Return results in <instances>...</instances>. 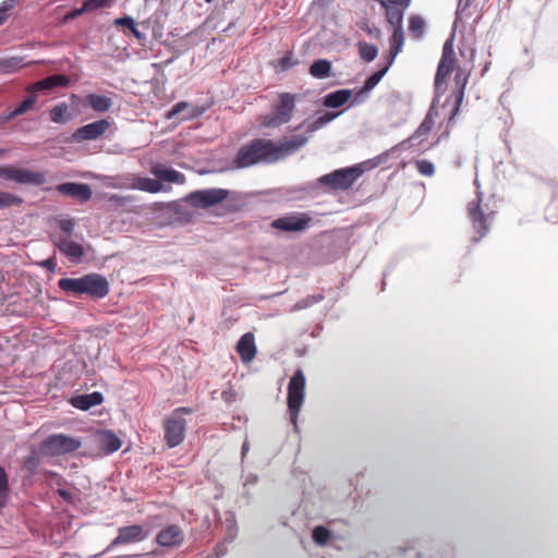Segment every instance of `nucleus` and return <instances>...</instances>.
I'll use <instances>...</instances> for the list:
<instances>
[{"mask_svg": "<svg viewBox=\"0 0 558 558\" xmlns=\"http://www.w3.org/2000/svg\"><path fill=\"white\" fill-rule=\"evenodd\" d=\"M473 0H458L456 19H460L461 15L471 7Z\"/></svg>", "mask_w": 558, "mask_h": 558, "instance_id": "5fc2aeb1", "label": "nucleus"}, {"mask_svg": "<svg viewBox=\"0 0 558 558\" xmlns=\"http://www.w3.org/2000/svg\"><path fill=\"white\" fill-rule=\"evenodd\" d=\"M305 397V376L301 369L294 372L288 384V411L290 421L296 428L298 416Z\"/></svg>", "mask_w": 558, "mask_h": 558, "instance_id": "0eeeda50", "label": "nucleus"}, {"mask_svg": "<svg viewBox=\"0 0 558 558\" xmlns=\"http://www.w3.org/2000/svg\"><path fill=\"white\" fill-rule=\"evenodd\" d=\"M330 536V532L325 526L318 525L312 532L313 541L318 545H325Z\"/></svg>", "mask_w": 558, "mask_h": 558, "instance_id": "37998d69", "label": "nucleus"}, {"mask_svg": "<svg viewBox=\"0 0 558 558\" xmlns=\"http://www.w3.org/2000/svg\"><path fill=\"white\" fill-rule=\"evenodd\" d=\"M151 173L159 179V181H165L169 183L183 184L185 182V177L183 173L168 168L162 163H156L151 167Z\"/></svg>", "mask_w": 558, "mask_h": 558, "instance_id": "4be33fe9", "label": "nucleus"}, {"mask_svg": "<svg viewBox=\"0 0 558 558\" xmlns=\"http://www.w3.org/2000/svg\"><path fill=\"white\" fill-rule=\"evenodd\" d=\"M369 93H371V90L365 89V86H363L360 90H357L354 94V96L350 102V107L364 102L369 97Z\"/></svg>", "mask_w": 558, "mask_h": 558, "instance_id": "09e8293b", "label": "nucleus"}, {"mask_svg": "<svg viewBox=\"0 0 558 558\" xmlns=\"http://www.w3.org/2000/svg\"><path fill=\"white\" fill-rule=\"evenodd\" d=\"M325 299V295L323 293H315L307 295L304 299H301L298 301L290 310V312H298L302 310H306L315 304H318Z\"/></svg>", "mask_w": 558, "mask_h": 558, "instance_id": "e433bc0d", "label": "nucleus"}, {"mask_svg": "<svg viewBox=\"0 0 558 558\" xmlns=\"http://www.w3.org/2000/svg\"><path fill=\"white\" fill-rule=\"evenodd\" d=\"M470 73L464 72L463 70H459L454 76V83L457 86V90L454 92V101L456 107L452 111V116L459 111V107L461 106L464 98V89L468 84Z\"/></svg>", "mask_w": 558, "mask_h": 558, "instance_id": "a878e982", "label": "nucleus"}, {"mask_svg": "<svg viewBox=\"0 0 558 558\" xmlns=\"http://www.w3.org/2000/svg\"><path fill=\"white\" fill-rule=\"evenodd\" d=\"M387 73V68H380L376 72L372 73L364 82L365 89L372 90L381 81Z\"/></svg>", "mask_w": 558, "mask_h": 558, "instance_id": "79ce46f5", "label": "nucleus"}, {"mask_svg": "<svg viewBox=\"0 0 558 558\" xmlns=\"http://www.w3.org/2000/svg\"><path fill=\"white\" fill-rule=\"evenodd\" d=\"M183 539V532L177 524L168 525L156 535V543L161 547H178Z\"/></svg>", "mask_w": 558, "mask_h": 558, "instance_id": "a211bd4d", "label": "nucleus"}, {"mask_svg": "<svg viewBox=\"0 0 558 558\" xmlns=\"http://www.w3.org/2000/svg\"><path fill=\"white\" fill-rule=\"evenodd\" d=\"M145 538L143 526L138 524H132L121 526L118 529V535L112 539L110 545L107 547V551L122 544L137 543Z\"/></svg>", "mask_w": 558, "mask_h": 558, "instance_id": "2eb2a0df", "label": "nucleus"}, {"mask_svg": "<svg viewBox=\"0 0 558 558\" xmlns=\"http://www.w3.org/2000/svg\"><path fill=\"white\" fill-rule=\"evenodd\" d=\"M70 84V78L64 74H54L47 76L44 80L36 82L33 85L35 90H48L53 87H66Z\"/></svg>", "mask_w": 558, "mask_h": 558, "instance_id": "b1692460", "label": "nucleus"}, {"mask_svg": "<svg viewBox=\"0 0 558 558\" xmlns=\"http://www.w3.org/2000/svg\"><path fill=\"white\" fill-rule=\"evenodd\" d=\"M54 245L72 263H80L85 254L83 245L78 242L68 239V236H58L54 240Z\"/></svg>", "mask_w": 558, "mask_h": 558, "instance_id": "f3484780", "label": "nucleus"}, {"mask_svg": "<svg viewBox=\"0 0 558 558\" xmlns=\"http://www.w3.org/2000/svg\"><path fill=\"white\" fill-rule=\"evenodd\" d=\"M294 64H295V61L292 60V56L290 53L286 54V56H283L282 58L279 59V66L283 71L289 70Z\"/></svg>", "mask_w": 558, "mask_h": 558, "instance_id": "6e6d98bb", "label": "nucleus"}, {"mask_svg": "<svg viewBox=\"0 0 558 558\" xmlns=\"http://www.w3.org/2000/svg\"><path fill=\"white\" fill-rule=\"evenodd\" d=\"M231 543L225 541L223 538L218 542L216 544V546L214 547V553L209 556V558H222L225 557L229 549H228V545H230Z\"/></svg>", "mask_w": 558, "mask_h": 558, "instance_id": "de8ad7c7", "label": "nucleus"}, {"mask_svg": "<svg viewBox=\"0 0 558 558\" xmlns=\"http://www.w3.org/2000/svg\"><path fill=\"white\" fill-rule=\"evenodd\" d=\"M277 144L268 138H254L242 145L232 160L236 169H245L256 165L278 162Z\"/></svg>", "mask_w": 558, "mask_h": 558, "instance_id": "f03ea898", "label": "nucleus"}, {"mask_svg": "<svg viewBox=\"0 0 558 558\" xmlns=\"http://www.w3.org/2000/svg\"><path fill=\"white\" fill-rule=\"evenodd\" d=\"M440 61L454 63L453 35L445 41Z\"/></svg>", "mask_w": 558, "mask_h": 558, "instance_id": "a19ab883", "label": "nucleus"}, {"mask_svg": "<svg viewBox=\"0 0 558 558\" xmlns=\"http://www.w3.org/2000/svg\"><path fill=\"white\" fill-rule=\"evenodd\" d=\"M322 330H323V326H322V325H317V326L313 329V331H312V333H311V335H312V337L317 338V337L320 335Z\"/></svg>", "mask_w": 558, "mask_h": 558, "instance_id": "774afa93", "label": "nucleus"}, {"mask_svg": "<svg viewBox=\"0 0 558 558\" xmlns=\"http://www.w3.org/2000/svg\"><path fill=\"white\" fill-rule=\"evenodd\" d=\"M36 99L37 98L35 95L28 96L22 102H20L19 106L14 110L3 114L2 121L9 122V121L13 120L14 118L24 114L26 111H28L34 106V104L36 102Z\"/></svg>", "mask_w": 558, "mask_h": 558, "instance_id": "f704fd0d", "label": "nucleus"}, {"mask_svg": "<svg viewBox=\"0 0 558 558\" xmlns=\"http://www.w3.org/2000/svg\"><path fill=\"white\" fill-rule=\"evenodd\" d=\"M110 122L107 119H100L75 130L72 137L75 142L95 141L107 132Z\"/></svg>", "mask_w": 558, "mask_h": 558, "instance_id": "4468645a", "label": "nucleus"}, {"mask_svg": "<svg viewBox=\"0 0 558 558\" xmlns=\"http://www.w3.org/2000/svg\"><path fill=\"white\" fill-rule=\"evenodd\" d=\"M359 53L365 62H372L378 56V48L374 44L359 43Z\"/></svg>", "mask_w": 558, "mask_h": 558, "instance_id": "58836bf2", "label": "nucleus"}, {"mask_svg": "<svg viewBox=\"0 0 558 558\" xmlns=\"http://www.w3.org/2000/svg\"><path fill=\"white\" fill-rule=\"evenodd\" d=\"M114 25L120 27H126L130 29L132 35L141 43L146 40V35L142 33L135 23V20L130 15H124L114 20Z\"/></svg>", "mask_w": 558, "mask_h": 558, "instance_id": "473e14b6", "label": "nucleus"}, {"mask_svg": "<svg viewBox=\"0 0 558 558\" xmlns=\"http://www.w3.org/2000/svg\"><path fill=\"white\" fill-rule=\"evenodd\" d=\"M24 199L10 192L0 191V209H8L13 206H21Z\"/></svg>", "mask_w": 558, "mask_h": 558, "instance_id": "4c0bfd02", "label": "nucleus"}, {"mask_svg": "<svg viewBox=\"0 0 558 558\" xmlns=\"http://www.w3.org/2000/svg\"><path fill=\"white\" fill-rule=\"evenodd\" d=\"M230 194L229 190L225 189H205L190 193L186 201L195 208L205 209L225 201Z\"/></svg>", "mask_w": 558, "mask_h": 558, "instance_id": "9b49d317", "label": "nucleus"}, {"mask_svg": "<svg viewBox=\"0 0 558 558\" xmlns=\"http://www.w3.org/2000/svg\"><path fill=\"white\" fill-rule=\"evenodd\" d=\"M415 167L417 171L427 177H432L435 173L434 163L426 159L415 160Z\"/></svg>", "mask_w": 558, "mask_h": 558, "instance_id": "49530a36", "label": "nucleus"}, {"mask_svg": "<svg viewBox=\"0 0 558 558\" xmlns=\"http://www.w3.org/2000/svg\"><path fill=\"white\" fill-rule=\"evenodd\" d=\"M430 130L425 128V125H418V128L415 130V132L409 136L407 140L398 143L397 145L392 146L389 150L378 155L375 157L376 162L373 163V166H379L383 163L390 155H396L397 153H400L402 150L410 149L414 146H417L422 144L428 136Z\"/></svg>", "mask_w": 558, "mask_h": 558, "instance_id": "f8f14e48", "label": "nucleus"}, {"mask_svg": "<svg viewBox=\"0 0 558 558\" xmlns=\"http://www.w3.org/2000/svg\"><path fill=\"white\" fill-rule=\"evenodd\" d=\"M352 97V92L350 89H338L331 93H328L323 98V105L326 108H339L347 104Z\"/></svg>", "mask_w": 558, "mask_h": 558, "instance_id": "393cba45", "label": "nucleus"}, {"mask_svg": "<svg viewBox=\"0 0 558 558\" xmlns=\"http://www.w3.org/2000/svg\"><path fill=\"white\" fill-rule=\"evenodd\" d=\"M96 441L99 449L107 456L118 451L122 445L121 439L109 429L98 432Z\"/></svg>", "mask_w": 558, "mask_h": 558, "instance_id": "6ab92c4d", "label": "nucleus"}, {"mask_svg": "<svg viewBox=\"0 0 558 558\" xmlns=\"http://www.w3.org/2000/svg\"><path fill=\"white\" fill-rule=\"evenodd\" d=\"M408 28L413 39L422 40L425 37L426 22L421 15H411Z\"/></svg>", "mask_w": 558, "mask_h": 558, "instance_id": "7c9ffc66", "label": "nucleus"}, {"mask_svg": "<svg viewBox=\"0 0 558 558\" xmlns=\"http://www.w3.org/2000/svg\"><path fill=\"white\" fill-rule=\"evenodd\" d=\"M257 481H258V477L256 474H253V473H248L244 476V482H243V485L246 487V486H251V485H255L257 484Z\"/></svg>", "mask_w": 558, "mask_h": 558, "instance_id": "e2e57ef3", "label": "nucleus"}, {"mask_svg": "<svg viewBox=\"0 0 558 558\" xmlns=\"http://www.w3.org/2000/svg\"><path fill=\"white\" fill-rule=\"evenodd\" d=\"M236 352L243 363H250L256 355L255 338L252 332L244 333L236 343Z\"/></svg>", "mask_w": 558, "mask_h": 558, "instance_id": "aec40b11", "label": "nucleus"}, {"mask_svg": "<svg viewBox=\"0 0 558 558\" xmlns=\"http://www.w3.org/2000/svg\"><path fill=\"white\" fill-rule=\"evenodd\" d=\"M10 498V485L8 474L2 465H0V509L4 508Z\"/></svg>", "mask_w": 558, "mask_h": 558, "instance_id": "c9c22d12", "label": "nucleus"}, {"mask_svg": "<svg viewBox=\"0 0 558 558\" xmlns=\"http://www.w3.org/2000/svg\"><path fill=\"white\" fill-rule=\"evenodd\" d=\"M404 45V31L403 29H392V33L389 37V49L393 52H401Z\"/></svg>", "mask_w": 558, "mask_h": 558, "instance_id": "ea45409f", "label": "nucleus"}, {"mask_svg": "<svg viewBox=\"0 0 558 558\" xmlns=\"http://www.w3.org/2000/svg\"><path fill=\"white\" fill-rule=\"evenodd\" d=\"M452 70V63L439 61L434 80L435 94L441 95L444 93L446 78Z\"/></svg>", "mask_w": 558, "mask_h": 558, "instance_id": "bb28decb", "label": "nucleus"}, {"mask_svg": "<svg viewBox=\"0 0 558 558\" xmlns=\"http://www.w3.org/2000/svg\"><path fill=\"white\" fill-rule=\"evenodd\" d=\"M379 3L380 8H386L387 5L400 7L401 9H408L411 4V0H375Z\"/></svg>", "mask_w": 558, "mask_h": 558, "instance_id": "8fccbe9b", "label": "nucleus"}, {"mask_svg": "<svg viewBox=\"0 0 558 558\" xmlns=\"http://www.w3.org/2000/svg\"><path fill=\"white\" fill-rule=\"evenodd\" d=\"M311 221L307 214H292L275 219L271 227L284 232H300L310 228Z\"/></svg>", "mask_w": 558, "mask_h": 558, "instance_id": "ddd939ff", "label": "nucleus"}, {"mask_svg": "<svg viewBox=\"0 0 558 558\" xmlns=\"http://www.w3.org/2000/svg\"><path fill=\"white\" fill-rule=\"evenodd\" d=\"M225 515V535L222 538L229 543H233L239 533L235 514L233 511H226Z\"/></svg>", "mask_w": 558, "mask_h": 558, "instance_id": "2f4dec72", "label": "nucleus"}, {"mask_svg": "<svg viewBox=\"0 0 558 558\" xmlns=\"http://www.w3.org/2000/svg\"><path fill=\"white\" fill-rule=\"evenodd\" d=\"M57 191L64 196L76 198L81 203L89 201L93 195L90 186L81 182L61 183L57 186Z\"/></svg>", "mask_w": 558, "mask_h": 558, "instance_id": "dca6fc26", "label": "nucleus"}, {"mask_svg": "<svg viewBox=\"0 0 558 558\" xmlns=\"http://www.w3.org/2000/svg\"><path fill=\"white\" fill-rule=\"evenodd\" d=\"M376 161L373 158L354 166L333 170L316 180L301 183L295 187V191L300 192V198H313L333 191H347L366 170L375 168L376 166H373V163Z\"/></svg>", "mask_w": 558, "mask_h": 558, "instance_id": "f257e3e1", "label": "nucleus"}, {"mask_svg": "<svg viewBox=\"0 0 558 558\" xmlns=\"http://www.w3.org/2000/svg\"><path fill=\"white\" fill-rule=\"evenodd\" d=\"M386 21L392 26V29H403L404 10L400 7L387 5L383 8Z\"/></svg>", "mask_w": 558, "mask_h": 558, "instance_id": "c756f323", "label": "nucleus"}, {"mask_svg": "<svg viewBox=\"0 0 558 558\" xmlns=\"http://www.w3.org/2000/svg\"><path fill=\"white\" fill-rule=\"evenodd\" d=\"M58 223V227L59 229L63 232V234L61 236H68V239L71 238V235L73 234L74 232V228H75V221L74 219L72 218H69V219H59L57 221Z\"/></svg>", "mask_w": 558, "mask_h": 558, "instance_id": "a18cd8bd", "label": "nucleus"}, {"mask_svg": "<svg viewBox=\"0 0 558 558\" xmlns=\"http://www.w3.org/2000/svg\"><path fill=\"white\" fill-rule=\"evenodd\" d=\"M104 396L99 391H93L90 393L76 395L71 398L70 403L75 409L87 411L90 408L101 404Z\"/></svg>", "mask_w": 558, "mask_h": 558, "instance_id": "412c9836", "label": "nucleus"}, {"mask_svg": "<svg viewBox=\"0 0 558 558\" xmlns=\"http://www.w3.org/2000/svg\"><path fill=\"white\" fill-rule=\"evenodd\" d=\"M113 101L111 97L99 94H87L83 101V107L93 109L95 112L104 113L111 109Z\"/></svg>", "mask_w": 558, "mask_h": 558, "instance_id": "5701e85b", "label": "nucleus"}, {"mask_svg": "<svg viewBox=\"0 0 558 558\" xmlns=\"http://www.w3.org/2000/svg\"><path fill=\"white\" fill-rule=\"evenodd\" d=\"M435 122H434V119H432L430 117L428 116H425V118L423 119V121L421 122V125H425V128H427L428 130H432V128L434 126Z\"/></svg>", "mask_w": 558, "mask_h": 558, "instance_id": "69168bd1", "label": "nucleus"}, {"mask_svg": "<svg viewBox=\"0 0 558 558\" xmlns=\"http://www.w3.org/2000/svg\"><path fill=\"white\" fill-rule=\"evenodd\" d=\"M39 464V461L35 454L28 456L24 461V466L31 471L35 470Z\"/></svg>", "mask_w": 558, "mask_h": 558, "instance_id": "bf43d9fd", "label": "nucleus"}, {"mask_svg": "<svg viewBox=\"0 0 558 558\" xmlns=\"http://www.w3.org/2000/svg\"><path fill=\"white\" fill-rule=\"evenodd\" d=\"M82 446L77 437L65 434H52L46 437L39 445V451L43 456L59 457L75 452Z\"/></svg>", "mask_w": 558, "mask_h": 558, "instance_id": "423d86ee", "label": "nucleus"}, {"mask_svg": "<svg viewBox=\"0 0 558 558\" xmlns=\"http://www.w3.org/2000/svg\"><path fill=\"white\" fill-rule=\"evenodd\" d=\"M482 192H477L476 199L468 204V217L471 222L473 231L476 235L472 236L471 242L476 244L487 235L490 230V220H493L494 213L486 215L481 206Z\"/></svg>", "mask_w": 558, "mask_h": 558, "instance_id": "6e6552de", "label": "nucleus"}, {"mask_svg": "<svg viewBox=\"0 0 558 558\" xmlns=\"http://www.w3.org/2000/svg\"><path fill=\"white\" fill-rule=\"evenodd\" d=\"M58 287L69 295L83 294L92 299H104L109 293V282L100 274L90 272L80 278H61Z\"/></svg>", "mask_w": 558, "mask_h": 558, "instance_id": "7ed1b4c3", "label": "nucleus"}, {"mask_svg": "<svg viewBox=\"0 0 558 558\" xmlns=\"http://www.w3.org/2000/svg\"><path fill=\"white\" fill-rule=\"evenodd\" d=\"M221 396L226 402H231L234 399V393L231 391H222Z\"/></svg>", "mask_w": 558, "mask_h": 558, "instance_id": "338daca9", "label": "nucleus"}, {"mask_svg": "<svg viewBox=\"0 0 558 558\" xmlns=\"http://www.w3.org/2000/svg\"><path fill=\"white\" fill-rule=\"evenodd\" d=\"M342 111L332 112V111H325L323 114L317 117L312 122H303L302 124L298 125L294 131H298L302 128H305V134H296L292 135L290 138L284 140L279 145H277V156L278 161L284 159L288 156H291L295 151H298L300 148L306 145L310 137L318 130L326 126L328 123L333 121L336 118H338Z\"/></svg>", "mask_w": 558, "mask_h": 558, "instance_id": "20e7f679", "label": "nucleus"}, {"mask_svg": "<svg viewBox=\"0 0 558 558\" xmlns=\"http://www.w3.org/2000/svg\"><path fill=\"white\" fill-rule=\"evenodd\" d=\"M192 413V408L180 407L165 420V440L169 448H175L183 442L187 424L184 415Z\"/></svg>", "mask_w": 558, "mask_h": 558, "instance_id": "39448f33", "label": "nucleus"}, {"mask_svg": "<svg viewBox=\"0 0 558 558\" xmlns=\"http://www.w3.org/2000/svg\"><path fill=\"white\" fill-rule=\"evenodd\" d=\"M330 71H331V63L330 61L326 60V59H318V60H315L311 65H310V74L315 77V78H326L330 75Z\"/></svg>", "mask_w": 558, "mask_h": 558, "instance_id": "72a5a7b5", "label": "nucleus"}, {"mask_svg": "<svg viewBox=\"0 0 558 558\" xmlns=\"http://www.w3.org/2000/svg\"><path fill=\"white\" fill-rule=\"evenodd\" d=\"M439 96L440 95L435 94L432 105L426 113V116L430 117L432 119H434V117L438 116L437 104L439 101Z\"/></svg>", "mask_w": 558, "mask_h": 558, "instance_id": "052dcab7", "label": "nucleus"}, {"mask_svg": "<svg viewBox=\"0 0 558 558\" xmlns=\"http://www.w3.org/2000/svg\"><path fill=\"white\" fill-rule=\"evenodd\" d=\"M21 66V59L9 58L0 59V73H10Z\"/></svg>", "mask_w": 558, "mask_h": 558, "instance_id": "c03bdc74", "label": "nucleus"}, {"mask_svg": "<svg viewBox=\"0 0 558 558\" xmlns=\"http://www.w3.org/2000/svg\"><path fill=\"white\" fill-rule=\"evenodd\" d=\"M399 53L398 52H393L392 50L389 49L387 56H386V63L384 65H381L380 68H387V71L390 69V66L393 64L397 56Z\"/></svg>", "mask_w": 558, "mask_h": 558, "instance_id": "680f3d73", "label": "nucleus"}, {"mask_svg": "<svg viewBox=\"0 0 558 558\" xmlns=\"http://www.w3.org/2000/svg\"><path fill=\"white\" fill-rule=\"evenodd\" d=\"M40 265L44 268H46V269H48L50 271H53L56 269V266H57L56 260H54L53 257H49V258L43 260Z\"/></svg>", "mask_w": 558, "mask_h": 558, "instance_id": "0e129e2a", "label": "nucleus"}, {"mask_svg": "<svg viewBox=\"0 0 558 558\" xmlns=\"http://www.w3.org/2000/svg\"><path fill=\"white\" fill-rule=\"evenodd\" d=\"M49 119L57 124H65L73 119L66 102H59L49 110Z\"/></svg>", "mask_w": 558, "mask_h": 558, "instance_id": "cd10ccee", "label": "nucleus"}, {"mask_svg": "<svg viewBox=\"0 0 558 558\" xmlns=\"http://www.w3.org/2000/svg\"><path fill=\"white\" fill-rule=\"evenodd\" d=\"M56 493L58 494V496L60 498H62L65 502L68 504H73L74 502V498H73V495L70 490L68 489H64V488H58L56 490Z\"/></svg>", "mask_w": 558, "mask_h": 558, "instance_id": "13d9d810", "label": "nucleus"}, {"mask_svg": "<svg viewBox=\"0 0 558 558\" xmlns=\"http://www.w3.org/2000/svg\"><path fill=\"white\" fill-rule=\"evenodd\" d=\"M88 9L85 4V2H83V5L81 8H75L73 10H71L70 12H68L64 16H63V22L66 23L71 20H74L78 16H81L82 14H84L85 12H87Z\"/></svg>", "mask_w": 558, "mask_h": 558, "instance_id": "3c124183", "label": "nucleus"}, {"mask_svg": "<svg viewBox=\"0 0 558 558\" xmlns=\"http://www.w3.org/2000/svg\"><path fill=\"white\" fill-rule=\"evenodd\" d=\"M295 100L296 95L290 93L280 94L272 112L264 117L262 124L266 128H278L290 122L295 108Z\"/></svg>", "mask_w": 558, "mask_h": 558, "instance_id": "1a4fd4ad", "label": "nucleus"}, {"mask_svg": "<svg viewBox=\"0 0 558 558\" xmlns=\"http://www.w3.org/2000/svg\"><path fill=\"white\" fill-rule=\"evenodd\" d=\"M88 11L107 8L110 5L111 0H85L84 1Z\"/></svg>", "mask_w": 558, "mask_h": 558, "instance_id": "603ef678", "label": "nucleus"}, {"mask_svg": "<svg viewBox=\"0 0 558 558\" xmlns=\"http://www.w3.org/2000/svg\"><path fill=\"white\" fill-rule=\"evenodd\" d=\"M0 179L33 186H39L46 182L43 173L14 166H0Z\"/></svg>", "mask_w": 558, "mask_h": 558, "instance_id": "9d476101", "label": "nucleus"}, {"mask_svg": "<svg viewBox=\"0 0 558 558\" xmlns=\"http://www.w3.org/2000/svg\"><path fill=\"white\" fill-rule=\"evenodd\" d=\"M13 8L11 3H8L7 1H3L0 4V26L5 22L8 19V12Z\"/></svg>", "mask_w": 558, "mask_h": 558, "instance_id": "4d7b16f0", "label": "nucleus"}, {"mask_svg": "<svg viewBox=\"0 0 558 558\" xmlns=\"http://www.w3.org/2000/svg\"><path fill=\"white\" fill-rule=\"evenodd\" d=\"M190 105L186 101H180L173 105V107L166 113L168 119L174 118L177 114L186 109Z\"/></svg>", "mask_w": 558, "mask_h": 558, "instance_id": "864d4df0", "label": "nucleus"}, {"mask_svg": "<svg viewBox=\"0 0 558 558\" xmlns=\"http://www.w3.org/2000/svg\"><path fill=\"white\" fill-rule=\"evenodd\" d=\"M135 187L148 192V193H158V192H168L171 190L170 186L163 185L159 179L151 178H140L136 181Z\"/></svg>", "mask_w": 558, "mask_h": 558, "instance_id": "c85d7f7f", "label": "nucleus"}]
</instances>
